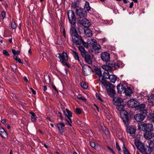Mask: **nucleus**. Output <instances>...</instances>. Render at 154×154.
<instances>
[{
	"mask_svg": "<svg viewBox=\"0 0 154 154\" xmlns=\"http://www.w3.org/2000/svg\"><path fill=\"white\" fill-rule=\"evenodd\" d=\"M138 129L140 131L152 132L154 129L153 125L151 123L140 122L138 124Z\"/></svg>",
	"mask_w": 154,
	"mask_h": 154,
	"instance_id": "nucleus-1",
	"label": "nucleus"
},
{
	"mask_svg": "<svg viewBox=\"0 0 154 154\" xmlns=\"http://www.w3.org/2000/svg\"><path fill=\"white\" fill-rule=\"evenodd\" d=\"M56 56L60 59V62L63 64L67 66V62L68 59L67 54L66 53L64 52L61 54H56Z\"/></svg>",
	"mask_w": 154,
	"mask_h": 154,
	"instance_id": "nucleus-2",
	"label": "nucleus"
},
{
	"mask_svg": "<svg viewBox=\"0 0 154 154\" xmlns=\"http://www.w3.org/2000/svg\"><path fill=\"white\" fill-rule=\"evenodd\" d=\"M68 18L72 26L75 23L76 17L74 12L72 10H69L67 12Z\"/></svg>",
	"mask_w": 154,
	"mask_h": 154,
	"instance_id": "nucleus-3",
	"label": "nucleus"
},
{
	"mask_svg": "<svg viewBox=\"0 0 154 154\" xmlns=\"http://www.w3.org/2000/svg\"><path fill=\"white\" fill-rule=\"evenodd\" d=\"M135 143L137 149L141 153H145L146 152V147L144 146L143 143L138 140H135Z\"/></svg>",
	"mask_w": 154,
	"mask_h": 154,
	"instance_id": "nucleus-4",
	"label": "nucleus"
},
{
	"mask_svg": "<svg viewBox=\"0 0 154 154\" xmlns=\"http://www.w3.org/2000/svg\"><path fill=\"white\" fill-rule=\"evenodd\" d=\"M63 114L66 117V121L67 122L66 124L71 126V123H72V120L70 117H72V113L68 109H66V111L63 112Z\"/></svg>",
	"mask_w": 154,
	"mask_h": 154,
	"instance_id": "nucleus-5",
	"label": "nucleus"
},
{
	"mask_svg": "<svg viewBox=\"0 0 154 154\" xmlns=\"http://www.w3.org/2000/svg\"><path fill=\"white\" fill-rule=\"evenodd\" d=\"M120 113L121 118L127 126L128 125V116L127 112L124 110L121 111Z\"/></svg>",
	"mask_w": 154,
	"mask_h": 154,
	"instance_id": "nucleus-6",
	"label": "nucleus"
},
{
	"mask_svg": "<svg viewBox=\"0 0 154 154\" xmlns=\"http://www.w3.org/2000/svg\"><path fill=\"white\" fill-rule=\"evenodd\" d=\"M126 130L127 133L129 134L130 136H131L132 138L135 137L136 128L135 126H127Z\"/></svg>",
	"mask_w": 154,
	"mask_h": 154,
	"instance_id": "nucleus-7",
	"label": "nucleus"
},
{
	"mask_svg": "<svg viewBox=\"0 0 154 154\" xmlns=\"http://www.w3.org/2000/svg\"><path fill=\"white\" fill-rule=\"evenodd\" d=\"M76 14L80 18L85 17L87 16L86 11L82 8L76 9Z\"/></svg>",
	"mask_w": 154,
	"mask_h": 154,
	"instance_id": "nucleus-8",
	"label": "nucleus"
},
{
	"mask_svg": "<svg viewBox=\"0 0 154 154\" xmlns=\"http://www.w3.org/2000/svg\"><path fill=\"white\" fill-rule=\"evenodd\" d=\"M109 87L106 88L107 93L110 96L113 97L116 93L114 87L112 84L109 85Z\"/></svg>",
	"mask_w": 154,
	"mask_h": 154,
	"instance_id": "nucleus-9",
	"label": "nucleus"
},
{
	"mask_svg": "<svg viewBox=\"0 0 154 154\" xmlns=\"http://www.w3.org/2000/svg\"><path fill=\"white\" fill-rule=\"evenodd\" d=\"M72 40L73 42L76 45H80L83 42V40L81 36L77 35L75 37H72Z\"/></svg>",
	"mask_w": 154,
	"mask_h": 154,
	"instance_id": "nucleus-10",
	"label": "nucleus"
},
{
	"mask_svg": "<svg viewBox=\"0 0 154 154\" xmlns=\"http://www.w3.org/2000/svg\"><path fill=\"white\" fill-rule=\"evenodd\" d=\"M138 104V101L134 98L130 99L127 102V105L128 106L135 108Z\"/></svg>",
	"mask_w": 154,
	"mask_h": 154,
	"instance_id": "nucleus-11",
	"label": "nucleus"
},
{
	"mask_svg": "<svg viewBox=\"0 0 154 154\" xmlns=\"http://www.w3.org/2000/svg\"><path fill=\"white\" fill-rule=\"evenodd\" d=\"M92 70L91 68L88 65H86L83 66L82 72L85 75H89L90 74Z\"/></svg>",
	"mask_w": 154,
	"mask_h": 154,
	"instance_id": "nucleus-12",
	"label": "nucleus"
},
{
	"mask_svg": "<svg viewBox=\"0 0 154 154\" xmlns=\"http://www.w3.org/2000/svg\"><path fill=\"white\" fill-rule=\"evenodd\" d=\"M91 52L95 54L98 53L100 52L101 46L99 44L96 43L92 47H91Z\"/></svg>",
	"mask_w": 154,
	"mask_h": 154,
	"instance_id": "nucleus-13",
	"label": "nucleus"
},
{
	"mask_svg": "<svg viewBox=\"0 0 154 154\" xmlns=\"http://www.w3.org/2000/svg\"><path fill=\"white\" fill-rule=\"evenodd\" d=\"M144 138L146 140L151 139L154 140V133L150 131H145L144 134Z\"/></svg>",
	"mask_w": 154,
	"mask_h": 154,
	"instance_id": "nucleus-14",
	"label": "nucleus"
},
{
	"mask_svg": "<svg viewBox=\"0 0 154 154\" xmlns=\"http://www.w3.org/2000/svg\"><path fill=\"white\" fill-rule=\"evenodd\" d=\"M139 103L138 102V105H137L135 109L137 110H139L140 111H143V113L147 114V111L146 110L144 109L145 107V105L143 103L139 104Z\"/></svg>",
	"mask_w": 154,
	"mask_h": 154,
	"instance_id": "nucleus-15",
	"label": "nucleus"
},
{
	"mask_svg": "<svg viewBox=\"0 0 154 154\" xmlns=\"http://www.w3.org/2000/svg\"><path fill=\"white\" fill-rule=\"evenodd\" d=\"M126 87V86L125 84L120 83L117 87L118 92L119 94L124 92Z\"/></svg>",
	"mask_w": 154,
	"mask_h": 154,
	"instance_id": "nucleus-16",
	"label": "nucleus"
},
{
	"mask_svg": "<svg viewBox=\"0 0 154 154\" xmlns=\"http://www.w3.org/2000/svg\"><path fill=\"white\" fill-rule=\"evenodd\" d=\"M101 57L102 59L104 61H108L110 59L109 55L107 52L102 53L101 54Z\"/></svg>",
	"mask_w": 154,
	"mask_h": 154,
	"instance_id": "nucleus-17",
	"label": "nucleus"
},
{
	"mask_svg": "<svg viewBox=\"0 0 154 154\" xmlns=\"http://www.w3.org/2000/svg\"><path fill=\"white\" fill-rule=\"evenodd\" d=\"M81 23L83 26L86 27H88L91 25L90 22L86 19H82L81 21Z\"/></svg>",
	"mask_w": 154,
	"mask_h": 154,
	"instance_id": "nucleus-18",
	"label": "nucleus"
},
{
	"mask_svg": "<svg viewBox=\"0 0 154 154\" xmlns=\"http://www.w3.org/2000/svg\"><path fill=\"white\" fill-rule=\"evenodd\" d=\"M134 118L137 122H141L144 119L145 116L143 114H137L134 116Z\"/></svg>",
	"mask_w": 154,
	"mask_h": 154,
	"instance_id": "nucleus-19",
	"label": "nucleus"
},
{
	"mask_svg": "<svg viewBox=\"0 0 154 154\" xmlns=\"http://www.w3.org/2000/svg\"><path fill=\"white\" fill-rule=\"evenodd\" d=\"M56 127L57 128L59 131L63 133L64 131L65 125L63 123H59L56 125Z\"/></svg>",
	"mask_w": 154,
	"mask_h": 154,
	"instance_id": "nucleus-20",
	"label": "nucleus"
},
{
	"mask_svg": "<svg viewBox=\"0 0 154 154\" xmlns=\"http://www.w3.org/2000/svg\"><path fill=\"white\" fill-rule=\"evenodd\" d=\"M0 135L3 138H6L8 137V134L5 130L2 127H0Z\"/></svg>",
	"mask_w": 154,
	"mask_h": 154,
	"instance_id": "nucleus-21",
	"label": "nucleus"
},
{
	"mask_svg": "<svg viewBox=\"0 0 154 154\" xmlns=\"http://www.w3.org/2000/svg\"><path fill=\"white\" fill-rule=\"evenodd\" d=\"M87 43H88L89 46L92 47L96 44L97 42L96 40L94 39L90 38L87 40Z\"/></svg>",
	"mask_w": 154,
	"mask_h": 154,
	"instance_id": "nucleus-22",
	"label": "nucleus"
},
{
	"mask_svg": "<svg viewBox=\"0 0 154 154\" xmlns=\"http://www.w3.org/2000/svg\"><path fill=\"white\" fill-rule=\"evenodd\" d=\"M113 101L114 102V104L116 105L121 104L123 101V100L121 98L119 97H115L113 98Z\"/></svg>",
	"mask_w": 154,
	"mask_h": 154,
	"instance_id": "nucleus-23",
	"label": "nucleus"
},
{
	"mask_svg": "<svg viewBox=\"0 0 154 154\" xmlns=\"http://www.w3.org/2000/svg\"><path fill=\"white\" fill-rule=\"evenodd\" d=\"M72 26L70 29V32L71 35L74 37L78 35L77 32L76 31L75 28L73 26Z\"/></svg>",
	"mask_w": 154,
	"mask_h": 154,
	"instance_id": "nucleus-24",
	"label": "nucleus"
},
{
	"mask_svg": "<svg viewBox=\"0 0 154 154\" xmlns=\"http://www.w3.org/2000/svg\"><path fill=\"white\" fill-rule=\"evenodd\" d=\"M84 56L85 61L89 64H91L92 62L91 56L86 54L84 55Z\"/></svg>",
	"mask_w": 154,
	"mask_h": 154,
	"instance_id": "nucleus-25",
	"label": "nucleus"
},
{
	"mask_svg": "<svg viewBox=\"0 0 154 154\" xmlns=\"http://www.w3.org/2000/svg\"><path fill=\"white\" fill-rule=\"evenodd\" d=\"M102 67L103 69L105 70V72H112V69H113L108 65H103Z\"/></svg>",
	"mask_w": 154,
	"mask_h": 154,
	"instance_id": "nucleus-26",
	"label": "nucleus"
},
{
	"mask_svg": "<svg viewBox=\"0 0 154 154\" xmlns=\"http://www.w3.org/2000/svg\"><path fill=\"white\" fill-rule=\"evenodd\" d=\"M105 79L102 78L101 79V82L102 84L105 86L106 87V88H108L109 87V85L111 84L109 83V82H108L107 81L105 80Z\"/></svg>",
	"mask_w": 154,
	"mask_h": 154,
	"instance_id": "nucleus-27",
	"label": "nucleus"
},
{
	"mask_svg": "<svg viewBox=\"0 0 154 154\" xmlns=\"http://www.w3.org/2000/svg\"><path fill=\"white\" fill-rule=\"evenodd\" d=\"M108 79L111 82L115 83L117 80V77L115 75H110Z\"/></svg>",
	"mask_w": 154,
	"mask_h": 154,
	"instance_id": "nucleus-28",
	"label": "nucleus"
},
{
	"mask_svg": "<svg viewBox=\"0 0 154 154\" xmlns=\"http://www.w3.org/2000/svg\"><path fill=\"white\" fill-rule=\"evenodd\" d=\"M123 93H125L127 95H129L132 93V91L130 88H126Z\"/></svg>",
	"mask_w": 154,
	"mask_h": 154,
	"instance_id": "nucleus-29",
	"label": "nucleus"
},
{
	"mask_svg": "<svg viewBox=\"0 0 154 154\" xmlns=\"http://www.w3.org/2000/svg\"><path fill=\"white\" fill-rule=\"evenodd\" d=\"M94 70L95 73L97 74L99 77H100L102 76V72L100 68H95Z\"/></svg>",
	"mask_w": 154,
	"mask_h": 154,
	"instance_id": "nucleus-30",
	"label": "nucleus"
},
{
	"mask_svg": "<svg viewBox=\"0 0 154 154\" xmlns=\"http://www.w3.org/2000/svg\"><path fill=\"white\" fill-rule=\"evenodd\" d=\"M108 65L114 69H116V63L113 61H109L108 63Z\"/></svg>",
	"mask_w": 154,
	"mask_h": 154,
	"instance_id": "nucleus-31",
	"label": "nucleus"
},
{
	"mask_svg": "<svg viewBox=\"0 0 154 154\" xmlns=\"http://www.w3.org/2000/svg\"><path fill=\"white\" fill-rule=\"evenodd\" d=\"M147 100L149 102L152 103L154 102V94H151L149 96Z\"/></svg>",
	"mask_w": 154,
	"mask_h": 154,
	"instance_id": "nucleus-32",
	"label": "nucleus"
},
{
	"mask_svg": "<svg viewBox=\"0 0 154 154\" xmlns=\"http://www.w3.org/2000/svg\"><path fill=\"white\" fill-rule=\"evenodd\" d=\"M79 49L81 52L82 55L83 56V55L85 54V51L84 48L82 46H79Z\"/></svg>",
	"mask_w": 154,
	"mask_h": 154,
	"instance_id": "nucleus-33",
	"label": "nucleus"
},
{
	"mask_svg": "<svg viewBox=\"0 0 154 154\" xmlns=\"http://www.w3.org/2000/svg\"><path fill=\"white\" fill-rule=\"evenodd\" d=\"M85 35L87 37H91L92 35V33L91 30L90 29H87L85 32Z\"/></svg>",
	"mask_w": 154,
	"mask_h": 154,
	"instance_id": "nucleus-34",
	"label": "nucleus"
},
{
	"mask_svg": "<svg viewBox=\"0 0 154 154\" xmlns=\"http://www.w3.org/2000/svg\"><path fill=\"white\" fill-rule=\"evenodd\" d=\"M29 113L31 114V120L32 122H35L36 119L35 117V114L33 112H30Z\"/></svg>",
	"mask_w": 154,
	"mask_h": 154,
	"instance_id": "nucleus-35",
	"label": "nucleus"
},
{
	"mask_svg": "<svg viewBox=\"0 0 154 154\" xmlns=\"http://www.w3.org/2000/svg\"><path fill=\"white\" fill-rule=\"evenodd\" d=\"M84 7L87 11H89L90 10L91 7L89 5V3L88 2H86L85 3Z\"/></svg>",
	"mask_w": 154,
	"mask_h": 154,
	"instance_id": "nucleus-36",
	"label": "nucleus"
},
{
	"mask_svg": "<svg viewBox=\"0 0 154 154\" xmlns=\"http://www.w3.org/2000/svg\"><path fill=\"white\" fill-rule=\"evenodd\" d=\"M110 75L108 72H104L103 73V75L102 76V78L105 79H108Z\"/></svg>",
	"mask_w": 154,
	"mask_h": 154,
	"instance_id": "nucleus-37",
	"label": "nucleus"
},
{
	"mask_svg": "<svg viewBox=\"0 0 154 154\" xmlns=\"http://www.w3.org/2000/svg\"><path fill=\"white\" fill-rule=\"evenodd\" d=\"M123 66V63L121 61H118L116 63V69L119 67H122Z\"/></svg>",
	"mask_w": 154,
	"mask_h": 154,
	"instance_id": "nucleus-38",
	"label": "nucleus"
},
{
	"mask_svg": "<svg viewBox=\"0 0 154 154\" xmlns=\"http://www.w3.org/2000/svg\"><path fill=\"white\" fill-rule=\"evenodd\" d=\"M73 55L75 59L77 60L78 61H79V57L78 53L73 50L72 51Z\"/></svg>",
	"mask_w": 154,
	"mask_h": 154,
	"instance_id": "nucleus-39",
	"label": "nucleus"
},
{
	"mask_svg": "<svg viewBox=\"0 0 154 154\" xmlns=\"http://www.w3.org/2000/svg\"><path fill=\"white\" fill-rule=\"evenodd\" d=\"M116 106V109H117L120 111L121 112V111L124 110L123 109V105H121V104H118V105Z\"/></svg>",
	"mask_w": 154,
	"mask_h": 154,
	"instance_id": "nucleus-40",
	"label": "nucleus"
},
{
	"mask_svg": "<svg viewBox=\"0 0 154 154\" xmlns=\"http://www.w3.org/2000/svg\"><path fill=\"white\" fill-rule=\"evenodd\" d=\"M81 86L82 88L85 89H87L88 88L87 84L84 82L81 83Z\"/></svg>",
	"mask_w": 154,
	"mask_h": 154,
	"instance_id": "nucleus-41",
	"label": "nucleus"
},
{
	"mask_svg": "<svg viewBox=\"0 0 154 154\" xmlns=\"http://www.w3.org/2000/svg\"><path fill=\"white\" fill-rule=\"evenodd\" d=\"M149 147L150 148L153 147L154 146V142L152 141L149 140L148 141Z\"/></svg>",
	"mask_w": 154,
	"mask_h": 154,
	"instance_id": "nucleus-42",
	"label": "nucleus"
},
{
	"mask_svg": "<svg viewBox=\"0 0 154 154\" xmlns=\"http://www.w3.org/2000/svg\"><path fill=\"white\" fill-rule=\"evenodd\" d=\"M122 148L124 154H130L129 151L125 148L124 144L123 145Z\"/></svg>",
	"mask_w": 154,
	"mask_h": 154,
	"instance_id": "nucleus-43",
	"label": "nucleus"
},
{
	"mask_svg": "<svg viewBox=\"0 0 154 154\" xmlns=\"http://www.w3.org/2000/svg\"><path fill=\"white\" fill-rule=\"evenodd\" d=\"M77 97L79 99L82 100L84 101H85L86 100V99L84 97L80 94H79L77 96Z\"/></svg>",
	"mask_w": 154,
	"mask_h": 154,
	"instance_id": "nucleus-44",
	"label": "nucleus"
},
{
	"mask_svg": "<svg viewBox=\"0 0 154 154\" xmlns=\"http://www.w3.org/2000/svg\"><path fill=\"white\" fill-rule=\"evenodd\" d=\"M12 52L13 54L14 55H19L20 54V51L18 50L16 51L14 49H12Z\"/></svg>",
	"mask_w": 154,
	"mask_h": 154,
	"instance_id": "nucleus-45",
	"label": "nucleus"
},
{
	"mask_svg": "<svg viewBox=\"0 0 154 154\" xmlns=\"http://www.w3.org/2000/svg\"><path fill=\"white\" fill-rule=\"evenodd\" d=\"M149 117L152 121L154 122V113H151L149 114Z\"/></svg>",
	"mask_w": 154,
	"mask_h": 154,
	"instance_id": "nucleus-46",
	"label": "nucleus"
},
{
	"mask_svg": "<svg viewBox=\"0 0 154 154\" xmlns=\"http://www.w3.org/2000/svg\"><path fill=\"white\" fill-rule=\"evenodd\" d=\"M11 28L13 29H15L16 27V25L14 22H11Z\"/></svg>",
	"mask_w": 154,
	"mask_h": 154,
	"instance_id": "nucleus-47",
	"label": "nucleus"
},
{
	"mask_svg": "<svg viewBox=\"0 0 154 154\" xmlns=\"http://www.w3.org/2000/svg\"><path fill=\"white\" fill-rule=\"evenodd\" d=\"M83 45L86 48H88V43H86L85 42L84 40H83V42H82V43Z\"/></svg>",
	"mask_w": 154,
	"mask_h": 154,
	"instance_id": "nucleus-48",
	"label": "nucleus"
},
{
	"mask_svg": "<svg viewBox=\"0 0 154 154\" xmlns=\"http://www.w3.org/2000/svg\"><path fill=\"white\" fill-rule=\"evenodd\" d=\"M90 145H91V146L94 148V149H96V148H95V146H95V143L94 142H90Z\"/></svg>",
	"mask_w": 154,
	"mask_h": 154,
	"instance_id": "nucleus-49",
	"label": "nucleus"
},
{
	"mask_svg": "<svg viewBox=\"0 0 154 154\" xmlns=\"http://www.w3.org/2000/svg\"><path fill=\"white\" fill-rule=\"evenodd\" d=\"M76 112L78 114H80L81 113V110L78 108H77L75 109Z\"/></svg>",
	"mask_w": 154,
	"mask_h": 154,
	"instance_id": "nucleus-50",
	"label": "nucleus"
},
{
	"mask_svg": "<svg viewBox=\"0 0 154 154\" xmlns=\"http://www.w3.org/2000/svg\"><path fill=\"white\" fill-rule=\"evenodd\" d=\"M3 54L6 56H9V54L8 52L6 50H4L3 51Z\"/></svg>",
	"mask_w": 154,
	"mask_h": 154,
	"instance_id": "nucleus-51",
	"label": "nucleus"
},
{
	"mask_svg": "<svg viewBox=\"0 0 154 154\" xmlns=\"http://www.w3.org/2000/svg\"><path fill=\"white\" fill-rule=\"evenodd\" d=\"M2 16V19H4L5 17V13L4 11H2L1 13Z\"/></svg>",
	"mask_w": 154,
	"mask_h": 154,
	"instance_id": "nucleus-52",
	"label": "nucleus"
},
{
	"mask_svg": "<svg viewBox=\"0 0 154 154\" xmlns=\"http://www.w3.org/2000/svg\"><path fill=\"white\" fill-rule=\"evenodd\" d=\"M116 145L117 150L119 151H120L121 150V148L117 142H116Z\"/></svg>",
	"mask_w": 154,
	"mask_h": 154,
	"instance_id": "nucleus-53",
	"label": "nucleus"
},
{
	"mask_svg": "<svg viewBox=\"0 0 154 154\" xmlns=\"http://www.w3.org/2000/svg\"><path fill=\"white\" fill-rule=\"evenodd\" d=\"M72 7L73 8H75L76 7V3L75 2L72 3Z\"/></svg>",
	"mask_w": 154,
	"mask_h": 154,
	"instance_id": "nucleus-54",
	"label": "nucleus"
},
{
	"mask_svg": "<svg viewBox=\"0 0 154 154\" xmlns=\"http://www.w3.org/2000/svg\"><path fill=\"white\" fill-rule=\"evenodd\" d=\"M107 148L109 149L112 152V153L113 154H115V152H114V151L113 150L111 149L109 146H107Z\"/></svg>",
	"mask_w": 154,
	"mask_h": 154,
	"instance_id": "nucleus-55",
	"label": "nucleus"
},
{
	"mask_svg": "<svg viewBox=\"0 0 154 154\" xmlns=\"http://www.w3.org/2000/svg\"><path fill=\"white\" fill-rule=\"evenodd\" d=\"M102 41V43H103L107 41V39L106 38H103L100 40Z\"/></svg>",
	"mask_w": 154,
	"mask_h": 154,
	"instance_id": "nucleus-56",
	"label": "nucleus"
},
{
	"mask_svg": "<svg viewBox=\"0 0 154 154\" xmlns=\"http://www.w3.org/2000/svg\"><path fill=\"white\" fill-rule=\"evenodd\" d=\"M1 122L2 123L4 124L6 122V120L5 119H3L2 120Z\"/></svg>",
	"mask_w": 154,
	"mask_h": 154,
	"instance_id": "nucleus-57",
	"label": "nucleus"
},
{
	"mask_svg": "<svg viewBox=\"0 0 154 154\" xmlns=\"http://www.w3.org/2000/svg\"><path fill=\"white\" fill-rule=\"evenodd\" d=\"M78 61L79 63L80 64L81 66H82L83 67V66L84 65V64L82 63V62L81 61L80 59H79V61Z\"/></svg>",
	"mask_w": 154,
	"mask_h": 154,
	"instance_id": "nucleus-58",
	"label": "nucleus"
},
{
	"mask_svg": "<svg viewBox=\"0 0 154 154\" xmlns=\"http://www.w3.org/2000/svg\"><path fill=\"white\" fill-rule=\"evenodd\" d=\"M96 97H97V98L98 99V100L100 101L101 102H103V100H102V99H101V97H100L98 95L97 96L96 95Z\"/></svg>",
	"mask_w": 154,
	"mask_h": 154,
	"instance_id": "nucleus-59",
	"label": "nucleus"
},
{
	"mask_svg": "<svg viewBox=\"0 0 154 154\" xmlns=\"http://www.w3.org/2000/svg\"><path fill=\"white\" fill-rule=\"evenodd\" d=\"M16 61L19 63L23 64V63L21 61V60L20 59H17L16 60Z\"/></svg>",
	"mask_w": 154,
	"mask_h": 154,
	"instance_id": "nucleus-60",
	"label": "nucleus"
},
{
	"mask_svg": "<svg viewBox=\"0 0 154 154\" xmlns=\"http://www.w3.org/2000/svg\"><path fill=\"white\" fill-rule=\"evenodd\" d=\"M52 87L54 89L56 92H57L58 91L57 90V88H56L55 86L54 85H52Z\"/></svg>",
	"mask_w": 154,
	"mask_h": 154,
	"instance_id": "nucleus-61",
	"label": "nucleus"
},
{
	"mask_svg": "<svg viewBox=\"0 0 154 154\" xmlns=\"http://www.w3.org/2000/svg\"><path fill=\"white\" fill-rule=\"evenodd\" d=\"M43 89L44 91H46L47 90V87L46 86H44L43 87Z\"/></svg>",
	"mask_w": 154,
	"mask_h": 154,
	"instance_id": "nucleus-62",
	"label": "nucleus"
},
{
	"mask_svg": "<svg viewBox=\"0 0 154 154\" xmlns=\"http://www.w3.org/2000/svg\"><path fill=\"white\" fill-rule=\"evenodd\" d=\"M133 4L134 3L133 2H132L131 3L129 7L131 8H132L133 6Z\"/></svg>",
	"mask_w": 154,
	"mask_h": 154,
	"instance_id": "nucleus-63",
	"label": "nucleus"
},
{
	"mask_svg": "<svg viewBox=\"0 0 154 154\" xmlns=\"http://www.w3.org/2000/svg\"><path fill=\"white\" fill-rule=\"evenodd\" d=\"M31 90L32 91V94H36V92L35 91H34L32 88H31Z\"/></svg>",
	"mask_w": 154,
	"mask_h": 154,
	"instance_id": "nucleus-64",
	"label": "nucleus"
}]
</instances>
